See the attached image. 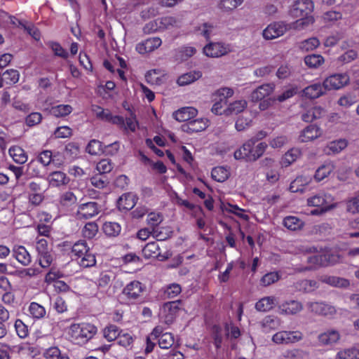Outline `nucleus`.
<instances>
[{
    "label": "nucleus",
    "instance_id": "1",
    "mask_svg": "<svg viewBox=\"0 0 359 359\" xmlns=\"http://www.w3.org/2000/svg\"><path fill=\"white\" fill-rule=\"evenodd\" d=\"M97 327L90 323H74L70 325L68 334L78 344H83L91 339L97 333Z\"/></svg>",
    "mask_w": 359,
    "mask_h": 359
},
{
    "label": "nucleus",
    "instance_id": "2",
    "mask_svg": "<svg viewBox=\"0 0 359 359\" xmlns=\"http://www.w3.org/2000/svg\"><path fill=\"white\" fill-rule=\"evenodd\" d=\"M72 253L83 267H90L95 264L96 259L85 241H79L74 244Z\"/></svg>",
    "mask_w": 359,
    "mask_h": 359
},
{
    "label": "nucleus",
    "instance_id": "3",
    "mask_svg": "<svg viewBox=\"0 0 359 359\" xmlns=\"http://www.w3.org/2000/svg\"><path fill=\"white\" fill-rule=\"evenodd\" d=\"M304 338L303 333L299 330H280L276 332L271 341L276 345L296 344Z\"/></svg>",
    "mask_w": 359,
    "mask_h": 359
},
{
    "label": "nucleus",
    "instance_id": "4",
    "mask_svg": "<svg viewBox=\"0 0 359 359\" xmlns=\"http://www.w3.org/2000/svg\"><path fill=\"white\" fill-rule=\"evenodd\" d=\"M334 197L327 193L320 192L307 198V205L311 207L323 208L324 210H330L337 205Z\"/></svg>",
    "mask_w": 359,
    "mask_h": 359
},
{
    "label": "nucleus",
    "instance_id": "5",
    "mask_svg": "<svg viewBox=\"0 0 359 359\" xmlns=\"http://www.w3.org/2000/svg\"><path fill=\"white\" fill-rule=\"evenodd\" d=\"M350 77L347 73H335L327 76L323 81L325 90H337L349 83Z\"/></svg>",
    "mask_w": 359,
    "mask_h": 359
},
{
    "label": "nucleus",
    "instance_id": "6",
    "mask_svg": "<svg viewBox=\"0 0 359 359\" xmlns=\"http://www.w3.org/2000/svg\"><path fill=\"white\" fill-rule=\"evenodd\" d=\"M233 94V90L229 88H222L217 90L214 94L215 103L211 109L212 112L216 115L224 114L226 99L231 97Z\"/></svg>",
    "mask_w": 359,
    "mask_h": 359
},
{
    "label": "nucleus",
    "instance_id": "7",
    "mask_svg": "<svg viewBox=\"0 0 359 359\" xmlns=\"http://www.w3.org/2000/svg\"><path fill=\"white\" fill-rule=\"evenodd\" d=\"M203 53L209 57H220L232 51L230 43L222 41L210 42L203 49Z\"/></svg>",
    "mask_w": 359,
    "mask_h": 359
},
{
    "label": "nucleus",
    "instance_id": "8",
    "mask_svg": "<svg viewBox=\"0 0 359 359\" xmlns=\"http://www.w3.org/2000/svg\"><path fill=\"white\" fill-rule=\"evenodd\" d=\"M314 8L311 0H296L290 6L288 15L293 18H298L310 14Z\"/></svg>",
    "mask_w": 359,
    "mask_h": 359
},
{
    "label": "nucleus",
    "instance_id": "9",
    "mask_svg": "<svg viewBox=\"0 0 359 359\" xmlns=\"http://www.w3.org/2000/svg\"><path fill=\"white\" fill-rule=\"evenodd\" d=\"M289 29L287 23L283 21L273 22L269 24L262 32L266 40H272L283 36Z\"/></svg>",
    "mask_w": 359,
    "mask_h": 359
},
{
    "label": "nucleus",
    "instance_id": "10",
    "mask_svg": "<svg viewBox=\"0 0 359 359\" xmlns=\"http://www.w3.org/2000/svg\"><path fill=\"white\" fill-rule=\"evenodd\" d=\"M178 301L164 304L159 313L161 321L167 325L171 324L180 309Z\"/></svg>",
    "mask_w": 359,
    "mask_h": 359
},
{
    "label": "nucleus",
    "instance_id": "11",
    "mask_svg": "<svg viewBox=\"0 0 359 359\" xmlns=\"http://www.w3.org/2000/svg\"><path fill=\"white\" fill-rule=\"evenodd\" d=\"M143 291V285L137 280H133L126 285L122 293L130 303H133L140 299Z\"/></svg>",
    "mask_w": 359,
    "mask_h": 359
},
{
    "label": "nucleus",
    "instance_id": "12",
    "mask_svg": "<svg viewBox=\"0 0 359 359\" xmlns=\"http://www.w3.org/2000/svg\"><path fill=\"white\" fill-rule=\"evenodd\" d=\"M162 44V40L159 37H151L138 43L135 50L141 55L151 53L159 48Z\"/></svg>",
    "mask_w": 359,
    "mask_h": 359
},
{
    "label": "nucleus",
    "instance_id": "13",
    "mask_svg": "<svg viewBox=\"0 0 359 359\" xmlns=\"http://www.w3.org/2000/svg\"><path fill=\"white\" fill-rule=\"evenodd\" d=\"M159 250L160 247L157 242H150L142 249V254L147 259L157 258L160 261H164L169 258L170 255L168 252L162 255Z\"/></svg>",
    "mask_w": 359,
    "mask_h": 359
},
{
    "label": "nucleus",
    "instance_id": "14",
    "mask_svg": "<svg viewBox=\"0 0 359 359\" xmlns=\"http://www.w3.org/2000/svg\"><path fill=\"white\" fill-rule=\"evenodd\" d=\"M306 306L311 312L318 315L332 317L336 313V309L333 306L323 302H309Z\"/></svg>",
    "mask_w": 359,
    "mask_h": 359
},
{
    "label": "nucleus",
    "instance_id": "15",
    "mask_svg": "<svg viewBox=\"0 0 359 359\" xmlns=\"http://www.w3.org/2000/svg\"><path fill=\"white\" fill-rule=\"evenodd\" d=\"M99 213L97 203L88 202L81 204L77 209L76 215L79 219H88L95 217Z\"/></svg>",
    "mask_w": 359,
    "mask_h": 359
},
{
    "label": "nucleus",
    "instance_id": "16",
    "mask_svg": "<svg viewBox=\"0 0 359 359\" xmlns=\"http://www.w3.org/2000/svg\"><path fill=\"white\" fill-rule=\"evenodd\" d=\"M323 135L322 129L316 125H309L300 133L299 140L302 142L313 141Z\"/></svg>",
    "mask_w": 359,
    "mask_h": 359
},
{
    "label": "nucleus",
    "instance_id": "17",
    "mask_svg": "<svg viewBox=\"0 0 359 359\" xmlns=\"http://www.w3.org/2000/svg\"><path fill=\"white\" fill-rule=\"evenodd\" d=\"M341 335L336 330H327L318 337V342L322 346H332L339 342Z\"/></svg>",
    "mask_w": 359,
    "mask_h": 359
},
{
    "label": "nucleus",
    "instance_id": "18",
    "mask_svg": "<svg viewBox=\"0 0 359 359\" xmlns=\"http://www.w3.org/2000/svg\"><path fill=\"white\" fill-rule=\"evenodd\" d=\"M46 180L51 187H61L68 184L70 180L65 172L54 171L48 174Z\"/></svg>",
    "mask_w": 359,
    "mask_h": 359
},
{
    "label": "nucleus",
    "instance_id": "19",
    "mask_svg": "<svg viewBox=\"0 0 359 359\" xmlns=\"http://www.w3.org/2000/svg\"><path fill=\"white\" fill-rule=\"evenodd\" d=\"M12 253L15 259L24 266H29L32 262L31 255L22 245H14Z\"/></svg>",
    "mask_w": 359,
    "mask_h": 359
},
{
    "label": "nucleus",
    "instance_id": "20",
    "mask_svg": "<svg viewBox=\"0 0 359 359\" xmlns=\"http://www.w3.org/2000/svg\"><path fill=\"white\" fill-rule=\"evenodd\" d=\"M210 124V121L206 118H200L189 121L186 126H183V130L188 133H198L205 130Z\"/></svg>",
    "mask_w": 359,
    "mask_h": 359
},
{
    "label": "nucleus",
    "instance_id": "21",
    "mask_svg": "<svg viewBox=\"0 0 359 359\" xmlns=\"http://www.w3.org/2000/svg\"><path fill=\"white\" fill-rule=\"evenodd\" d=\"M312 181V177L309 175H301L297 177L290 185V191L293 193L304 192L305 187Z\"/></svg>",
    "mask_w": 359,
    "mask_h": 359
},
{
    "label": "nucleus",
    "instance_id": "22",
    "mask_svg": "<svg viewBox=\"0 0 359 359\" xmlns=\"http://www.w3.org/2000/svg\"><path fill=\"white\" fill-rule=\"evenodd\" d=\"M323 83H314L303 90V95L309 99H316L325 94Z\"/></svg>",
    "mask_w": 359,
    "mask_h": 359
},
{
    "label": "nucleus",
    "instance_id": "23",
    "mask_svg": "<svg viewBox=\"0 0 359 359\" xmlns=\"http://www.w3.org/2000/svg\"><path fill=\"white\" fill-rule=\"evenodd\" d=\"M275 85L272 83L262 85L252 91L250 98L253 102L262 100L269 95L273 91Z\"/></svg>",
    "mask_w": 359,
    "mask_h": 359
},
{
    "label": "nucleus",
    "instance_id": "24",
    "mask_svg": "<svg viewBox=\"0 0 359 359\" xmlns=\"http://www.w3.org/2000/svg\"><path fill=\"white\" fill-rule=\"evenodd\" d=\"M280 312L286 315H294L303 309V305L297 300L285 302L279 306Z\"/></svg>",
    "mask_w": 359,
    "mask_h": 359
},
{
    "label": "nucleus",
    "instance_id": "25",
    "mask_svg": "<svg viewBox=\"0 0 359 359\" xmlns=\"http://www.w3.org/2000/svg\"><path fill=\"white\" fill-rule=\"evenodd\" d=\"M162 220L163 217L160 213L151 212L147 215V221L148 224L152 229L154 236L161 241L164 240L165 238L162 236L161 233L158 232L156 228Z\"/></svg>",
    "mask_w": 359,
    "mask_h": 359
},
{
    "label": "nucleus",
    "instance_id": "26",
    "mask_svg": "<svg viewBox=\"0 0 359 359\" xmlns=\"http://www.w3.org/2000/svg\"><path fill=\"white\" fill-rule=\"evenodd\" d=\"M198 111L191 107H182L173 114L174 118L180 122L189 121L196 116Z\"/></svg>",
    "mask_w": 359,
    "mask_h": 359
},
{
    "label": "nucleus",
    "instance_id": "27",
    "mask_svg": "<svg viewBox=\"0 0 359 359\" xmlns=\"http://www.w3.org/2000/svg\"><path fill=\"white\" fill-rule=\"evenodd\" d=\"M137 203L136 196L133 193L123 194L118 201V207L120 210H130Z\"/></svg>",
    "mask_w": 359,
    "mask_h": 359
},
{
    "label": "nucleus",
    "instance_id": "28",
    "mask_svg": "<svg viewBox=\"0 0 359 359\" xmlns=\"http://www.w3.org/2000/svg\"><path fill=\"white\" fill-rule=\"evenodd\" d=\"M320 280L323 283L333 287L346 288L350 285V282L348 279L337 276H323L320 277Z\"/></svg>",
    "mask_w": 359,
    "mask_h": 359
},
{
    "label": "nucleus",
    "instance_id": "29",
    "mask_svg": "<svg viewBox=\"0 0 359 359\" xmlns=\"http://www.w3.org/2000/svg\"><path fill=\"white\" fill-rule=\"evenodd\" d=\"M159 22L161 26L162 32L165 29H170L172 28H179L182 25L181 18L171 15L160 18Z\"/></svg>",
    "mask_w": 359,
    "mask_h": 359
},
{
    "label": "nucleus",
    "instance_id": "30",
    "mask_svg": "<svg viewBox=\"0 0 359 359\" xmlns=\"http://www.w3.org/2000/svg\"><path fill=\"white\" fill-rule=\"evenodd\" d=\"M334 170V163L332 162H326L316 170L313 177L316 182H320L327 177Z\"/></svg>",
    "mask_w": 359,
    "mask_h": 359
},
{
    "label": "nucleus",
    "instance_id": "31",
    "mask_svg": "<svg viewBox=\"0 0 359 359\" xmlns=\"http://www.w3.org/2000/svg\"><path fill=\"white\" fill-rule=\"evenodd\" d=\"M201 76L202 72L201 71H191L180 76L177 79V83L180 86L189 85L199 79Z\"/></svg>",
    "mask_w": 359,
    "mask_h": 359
},
{
    "label": "nucleus",
    "instance_id": "32",
    "mask_svg": "<svg viewBox=\"0 0 359 359\" xmlns=\"http://www.w3.org/2000/svg\"><path fill=\"white\" fill-rule=\"evenodd\" d=\"M347 145L348 141L346 139H339L330 142L325 149V151L328 155L338 154L344 149Z\"/></svg>",
    "mask_w": 359,
    "mask_h": 359
},
{
    "label": "nucleus",
    "instance_id": "33",
    "mask_svg": "<svg viewBox=\"0 0 359 359\" xmlns=\"http://www.w3.org/2000/svg\"><path fill=\"white\" fill-rule=\"evenodd\" d=\"M325 112L324 109L321 107L314 106L303 114L302 118L305 122H312L316 119L321 118L325 114Z\"/></svg>",
    "mask_w": 359,
    "mask_h": 359
},
{
    "label": "nucleus",
    "instance_id": "34",
    "mask_svg": "<svg viewBox=\"0 0 359 359\" xmlns=\"http://www.w3.org/2000/svg\"><path fill=\"white\" fill-rule=\"evenodd\" d=\"M13 160L19 164H23L27 161V155L22 148L19 146L11 147L8 150Z\"/></svg>",
    "mask_w": 359,
    "mask_h": 359
},
{
    "label": "nucleus",
    "instance_id": "35",
    "mask_svg": "<svg viewBox=\"0 0 359 359\" xmlns=\"http://www.w3.org/2000/svg\"><path fill=\"white\" fill-rule=\"evenodd\" d=\"M300 18V19L288 24L289 29L302 30L313 25L315 21L313 17L309 15Z\"/></svg>",
    "mask_w": 359,
    "mask_h": 359
},
{
    "label": "nucleus",
    "instance_id": "36",
    "mask_svg": "<svg viewBox=\"0 0 359 359\" xmlns=\"http://www.w3.org/2000/svg\"><path fill=\"white\" fill-rule=\"evenodd\" d=\"M283 224L290 231H298L304 226V222L295 216H287L283 219Z\"/></svg>",
    "mask_w": 359,
    "mask_h": 359
},
{
    "label": "nucleus",
    "instance_id": "37",
    "mask_svg": "<svg viewBox=\"0 0 359 359\" xmlns=\"http://www.w3.org/2000/svg\"><path fill=\"white\" fill-rule=\"evenodd\" d=\"M247 102L245 100H238L231 102L224 111V114L229 116L238 114L247 107Z\"/></svg>",
    "mask_w": 359,
    "mask_h": 359
},
{
    "label": "nucleus",
    "instance_id": "38",
    "mask_svg": "<svg viewBox=\"0 0 359 359\" xmlns=\"http://www.w3.org/2000/svg\"><path fill=\"white\" fill-rule=\"evenodd\" d=\"M281 355L284 359H307L309 353L301 348H287Z\"/></svg>",
    "mask_w": 359,
    "mask_h": 359
},
{
    "label": "nucleus",
    "instance_id": "39",
    "mask_svg": "<svg viewBox=\"0 0 359 359\" xmlns=\"http://www.w3.org/2000/svg\"><path fill=\"white\" fill-rule=\"evenodd\" d=\"M334 359H359V348L351 347L339 350Z\"/></svg>",
    "mask_w": 359,
    "mask_h": 359
},
{
    "label": "nucleus",
    "instance_id": "40",
    "mask_svg": "<svg viewBox=\"0 0 359 359\" xmlns=\"http://www.w3.org/2000/svg\"><path fill=\"white\" fill-rule=\"evenodd\" d=\"M73 111V107L70 104H58L53 106L50 109L51 115L60 118L70 114Z\"/></svg>",
    "mask_w": 359,
    "mask_h": 359
},
{
    "label": "nucleus",
    "instance_id": "41",
    "mask_svg": "<svg viewBox=\"0 0 359 359\" xmlns=\"http://www.w3.org/2000/svg\"><path fill=\"white\" fill-rule=\"evenodd\" d=\"M301 151L299 149L292 148L287 151L281 160V165L284 167L290 165L300 156Z\"/></svg>",
    "mask_w": 359,
    "mask_h": 359
},
{
    "label": "nucleus",
    "instance_id": "42",
    "mask_svg": "<svg viewBox=\"0 0 359 359\" xmlns=\"http://www.w3.org/2000/svg\"><path fill=\"white\" fill-rule=\"evenodd\" d=\"M322 256L323 262V266L334 265L342 261V257L339 253L331 251H325L323 252Z\"/></svg>",
    "mask_w": 359,
    "mask_h": 359
},
{
    "label": "nucleus",
    "instance_id": "43",
    "mask_svg": "<svg viewBox=\"0 0 359 359\" xmlns=\"http://www.w3.org/2000/svg\"><path fill=\"white\" fill-rule=\"evenodd\" d=\"M212 179L219 182L226 181L229 175L230 171L228 168L223 166H218L212 169L211 172Z\"/></svg>",
    "mask_w": 359,
    "mask_h": 359
},
{
    "label": "nucleus",
    "instance_id": "44",
    "mask_svg": "<svg viewBox=\"0 0 359 359\" xmlns=\"http://www.w3.org/2000/svg\"><path fill=\"white\" fill-rule=\"evenodd\" d=\"M304 63L309 68L317 69L321 66L324 62V57L320 55L311 54L304 57Z\"/></svg>",
    "mask_w": 359,
    "mask_h": 359
},
{
    "label": "nucleus",
    "instance_id": "45",
    "mask_svg": "<svg viewBox=\"0 0 359 359\" xmlns=\"http://www.w3.org/2000/svg\"><path fill=\"white\" fill-rule=\"evenodd\" d=\"M276 304V299L273 297H266L261 299L255 304L259 311L266 312L271 310Z\"/></svg>",
    "mask_w": 359,
    "mask_h": 359
},
{
    "label": "nucleus",
    "instance_id": "46",
    "mask_svg": "<svg viewBox=\"0 0 359 359\" xmlns=\"http://www.w3.org/2000/svg\"><path fill=\"white\" fill-rule=\"evenodd\" d=\"M320 46V41L317 37H311L301 41L299 48L305 52L312 51Z\"/></svg>",
    "mask_w": 359,
    "mask_h": 359
},
{
    "label": "nucleus",
    "instance_id": "47",
    "mask_svg": "<svg viewBox=\"0 0 359 359\" xmlns=\"http://www.w3.org/2000/svg\"><path fill=\"white\" fill-rule=\"evenodd\" d=\"M318 283L315 280H303L295 283V287L299 291L311 292L318 288Z\"/></svg>",
    "mask_w": 359,
    "mask_h": 359
},
{
    "label": "nucleus",
    "instance_id": "48",
    "mask_svg": "<svg viewBox=\"0 0 359 359\" xmlns=\"http://www.w3.org/2000/svg\"><path fill=\"white\" fill-rule=\"evenodd\" d=\"M244 0H220L218 7L225 12L231 11L240 6Z\"/></svg>",
    "mask_w": 359,
    "mask_h": 359
},
{
    "label": "nucleus",
    "instance_id": "49",
    "mask_svg": "<svg viewBox=\"0 0 359 359\" xmlns=\"http://www.w3.org/2000/svg\"><path fill=\"white\" fill-rule=\"evenodd\" d=\"M103 231L104 233L109 236H116L121 232V226L117 222H106L103 224Z\"/></svg>",
    "mask_w": 359,
    "mask_h": 359
},
{
    "label": "nucleus",
    "instance_id": "50",
    "mask_svg": "<svg viewBox=\"0 0 359 359\" xmlns=\"http://www.w3.org/2000/svg\"><path fill=\"white\" fill-rule=\"evenodd\" d=\"M29 314L36 319L42 318L46 315L44 307L36 302H32L29 306Z\"/></svg>",
    "mask_w": 359,
    "mask_h": 359
},
{
    "label": "nucleus",
    "instance_id": "51",
    "mask_svg": "<svg viewBox=\"0 0 359 359\" xmlns=\"http://www.w3.org/2000/svg\"><path fill=\"white\" fill-rule=\"evenodd\" d=\"M113 278L114 273L111 271H102L100 273L96 284L99 288H106Z\"/></svg>",
    "mask_w": 359,
    "mask_h": 359
},
{
    "label": "nucleus",
    "instance_id": "52",
    "mask_svg": "<svg viewBox=\"0 0 359 359\" xmlns=\"http://www.w3.org/2000/svg\"><path fill=\"white\" fill-rule=\"evenodd\" d=\"M3 80L6 84H14L19 81L20 74L15 69H8L2 74Z\"/></svg>",
    "mask_w": 359,
    "mask_h": 359
},
{
    "label": "nucleus",
    "instance_id": "53",
    "mask_svg": "<svg viewBox=\"0 0 359 359\" xmlns=\"http://www.w3.org/2000/svg\"><path fill=\"white\" fill-rule=\"evenodd\" d=\"M103 335L108 341H112L118 339V337L120 335V331L117 326L110 325L104 329Z\"/></svg>",
    "mask_w": 359,
    "mask_h": 359
},
{
    "label": "nucleus",
    "instance_id": "54",
    "mask_svg": "<svg viewBox=\"0 0 359 359\" xmlns=\"http://www.w3.org/2000/svg\"><path fill=\"white\" fill-rule=\"evenodd\" d=\"M175 342L173 335L170 332H165L158 339V345L161 348L168 349L172 346Z\"/></svg>",
    "mask_w": 359,
    "mask_h": 359
},
{
    "label": "nucleus",
    "instance_id": "55",
    "mask_svg": "<svg viewBox=\"0 0 359 359\" xmlns=\"http://www.w3.org/2000/svg\"><path fill=\"white\" fill-rule=\"evenodd\" d=\"M98 231V226L95 222L87 223L82 229L83 236L88 239L94 238Z\"/></svg>",
    "mask_w": 359,
    "mask_h": 359
},
{
    "label": "nucleus",
    "instance_id": "56",
    "mask_svg": "<svg viewBox=\"0 0 359 359\" xmlns=\"http://www.w3.org/2000/svg\"><path fill=\"white\" fill-rule=\"evenodd\" d=\"M91 110L100 120L108 121V120L111 118V112L108 109H104L97 105H93Z\"/></svg>",
    "mask_w": 359,
    "mask_h": 359
},
{
    "label": "nucleus",
    "instance_id": "57",
    "mask_svg": "<svg viewBox=\"0 0 359 359\" xmlns=\"http://www.w3.org/2000/svg\"><path fill=\"white\" fill-rule=\"evenodd\" d=\"M63 277V273L60 270L52 267L45 276V282L48 284L54 283Z\"/></svg>",
    "mask_w": 359,
    "mask_h": 359
},
{
    "label": "nucleus",
    "instance_id": "58",
    "mask_svg": "<svg viewBox=\"0 0 359 359\" xmlns=\"http://www.w3.org/2000/svg\"><path fill=\"white\" fill-rule=\"evenodd\" d=\"M266 147L267 144L265 142H260L256 146H252V154L250 156V161H255L262 156Z\"/></svg>",
    "mask_w": 359,
    "mask_h": 359
},
{
    "label": "nucleus",
    "instance_id": "59",
    "mask_svg": "<svg viewBox=\"0 0 359 359\" xmlns=\"http://www.w3.org/2000/svg\"><path fill=\"white\" fill-rule=\"evenodd\" d=\"M37 259L39 265L42 268H48L52 264L53 262V256L52 252L50 251L37 255Z\"/></svg>",
    "mask_w": 359,
    "mask_h": 359
},
{
    "label": "nucleus",
    "instance_id": "60",
    "mask_svg": "<svg viewBox=\"0 0 359 359\" xmlns=\"http://www.w3.org/2000/svg\"><path fill=\"white\" fill-rule=\"evenodd\" d=\"M86 151L91 155H97L102 152V143L97 140H92L87 145Z\"/></svg>",
    "mask_w": 359,
    "mask_h": 359
},
{
    "label": "nucleus",
    "instance_id": "61",
    "mask_svg": "<svg viewBox=\"0 0 359 359\" xmlns=\"http://www.w3.org/2000/svg\"><path fill=\"white\" fill-rule=\"evenodd\" d=\"M346 208L349 212L359 213V193L347 201Z\"/></svg>",
    "mask_w": 359,
    "mask_h": 359
},
{
    "label": "nucleus",
    "instance_id": "62",
    "mask_svg": "<svg viewBox=\"0 0 359 359\" xmlns=\"http://www.w3.org/2000/svg\"><path fill=\"white\" fill-rule=\"evenodd\" d=\"M196 53L195 48L192 46H182L178 49V57L182 60H185L193 56Z\"/></svg>",
    "mask_w": 359,
    "mask_h": 359
},
{
    "label": "nucleus",
    "instance_id": "63",
    "mask_svg": "<svg viewBox=\"0 0 359 359\" xmlns=\"http://www.w3.org/2000/svg\"><path fill=\"white\" fill-rule=\"evenodd\" d=\"M182 291L181 286L177 283H172L168 285L165 290L164 294L168 298H175Z\"/></svg>",
    "mask_w": 359,
    "mask_h": 359
},
{
    "label": "nucleus",
    "instance_id": "64",
    "mask_svg": "<svg viewBox=\"0 0 359 359\" xmlns=\"http://www.w3.org/2000/svg\"><path fill=\"white\" fill-rule=\"evenodd\" d=\"M349 229L346 233V235L349 237H359V217L350 222Z\"/></svg>",
    "mask_w": 359,
    "mask_h": 359
}]
</instances>
